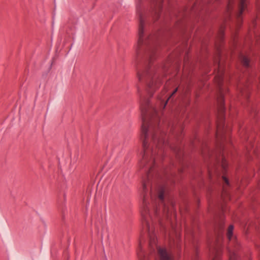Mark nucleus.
Instances as JSON below:
<instances>
[{"mask_svg": "<svg viewBox=\"0 0 260 260\" xmlns=\"http://www.w3.org/2000/svg\"><path fill=\"white\" fill-rule=\"evenodd\" d=\"M220 97L219 100V106L218 108L219 116L216 123V137L218 141L221 143L225 140V107L224 104V98L222 93L221 89L220 88ZM222 147V146H221Z\"/></svg>", "mask_w": 260, "mask_h": 260, "instance_id": "obj_1", "label": "nucleus"}, {"mask_svg": "<svg viewBox=\"0 0 260 260\" xmlns=\"http://www.w3.org/2000/svg\"><path fill=\"white\" fill-rule=\"evenodd\" d=\"M246 7V0H240L239 11L237 14V18L239 22L242 21V15Z\"/></svg>", "mask_w": 260, "mask_h": 260, "instance_id": "obj_2", "label": "nucleus"}, {"mask_svg": "<svg viewBox=\"0 0 260 260\" xmlns=\"http://www.w3.org/2000/svg\"><path fill=\"white\" fill-rule=\"evenodd\" d=\"M178 91V88H176L173 92L171 93V94L167 98V100H165V99H163L161 97L159 98V108L161 110H163L165 108L167 103L168 101L170 99V98L175 94L177 91Z\"/></svg>", "mask_w": 260, "mask_h": 260, "instance_id": "obj_3", "label": "nucleus"}, {"mask_svg": "<svg viewBox=\"0 0 260 260\" xmlns=\"http://www.w3.org/2000/svg\"><path fill=\"white\" fill-rule=\"evenodd\" d=\"M224 230V222L222 219H221L218 225L215 229V233L217 235L218 238H220L222 236Z\"/></svg>", "mask_w": 260, "mask_h": 260, "instance_id": "obj_4", "label": "nucleus"}, {"mask_svg": "<svg viewBox=\"0 0 260 260\" xmlns=\"http://www.w3.org/2000/svg\"><path fill=\"white\" fill-rule=\"evenodd\" d=\"M239 57L243 67L246 69H248L250 67V59L247 56L242 54H240Z\"/></svg>", "mask_w": 260, "mask_h": 260, "instance_id": "obj_5", "label": "nucleus"}, {"mask_svg": "<svg viewBox=\"0 0 260 260\" xmlns=\"http://www.w3.org/2000/svg\"><path fill=\"white\" fill-rule=\"evenodd\" d=\"M234 226L233 225H230L228 228V232H227V237L229 240H231L233 233Z\"/></svg>", "mask_w": 260, "mask_h": 260, "instance_id": "obj_6", "label": "nucleus"}, {"mask_svg": "<svg viewBox=\"0 0 260 260\" xmlns=\"http://www.w3.org/2000/svg\"><path fill=\"white\" fill-rule=\"evenodd\" d=\"M219 36L221 41L222 40L224 37V30L222 28H221L219 30Z\"/></svg>", "mask_w": 260, "mask_h": 260, "instance_id": "obj_7", "label": "nucleus"}, {"mask_svg": "<svg viewBox=\"0 0 260 260\" xmlns=\"http://www.w3.org/2000/svg\"><path fill=\"white\" fill-rule=\"evenodd\" d=\"M183 155H176V158L178 159V160L181 162L182 159L183 158Z\"/></svg>", "mask_w": 260, "mask_h": 260, "instance_id": "obj_8", "label": "nucleus"}, {"mask_svg": "<svg viewBox=\"0 0 260 260\" xmlns=\"http://www.w3.org/2000/svg\"><path fill=\"white\" fill-rule=\"evenodd\" d=\"M222 178H223V179L224 182L227 185H229V181L228 179L227 178H226L225 177H224V176H223Z\"/></svg>", "mask_w": 260, "mask_h": 260, "instance_id": "obj_9", "label": "nucleus"}, {"mask_svg": "<svg viewBox=\"0 0 260 260\" xmlns=\"http://www.w3.org/2000/svg\"><path fill=\"white\" fill-rule=\"evenodd\" d=\"M213 260H220V258L219 257H218V256L217 255H216L213 258Z\"/></svg>", "mask_w": 260, "mask_h": 260, "instance_id": "obj_10", "label": "nucleus"}, {"mask_svg": "<svg viewBox=\"0 0 260 260\" xmlns=\"http://www.w3.org/2000/svg\"><path fill=\"white\" fill-rule=\"evenodd\" d=\"M228 11H230V2H229L228 6Z\"/></svg>", "mask_w": 260, "mask_h": 260, "instance_id": "obj_11", "label": "nucleus"}, {"mask_svg": "<svg viewBox=\"0 0 260 260\" xmlns=\"http://www.w3.org/2000/svg\"><path fill=\"white\" fill-rule=\"evenodd\" d=\"M180 172H182V170L181 169H177Z\"/></svg>", "mask_w": 260, "mask_h": 260, "instance_id": "obj_12", "label": "nucleus"}, {"mask_svg": "<svg viewBox=\"0 0 260 260\" xmlns=\"http://www.w3.org/2000/svg\"><path fill=\"white\" fill-rule=\"evenodd\" d=\"M62 216H64V212H62Z\"/></svg>", "mask_w": 260, "mask_h": 260, "instance_id": "obj_13", "label": "nucleus"}, {"mask_svg": "<svg viewBox=\"0 0 260 260\" xmlns=\"http://www.w3.org/2000/svg\"><path fill=\"white\" fill-rule=\"evenodd\" d=\"M246 97H248V94H247L246 95Z\"/></svg>", "mask_w": 260, "mask_h": 260, "instance_id": "obj_14", "label": "nucleus"}]
</instances>
